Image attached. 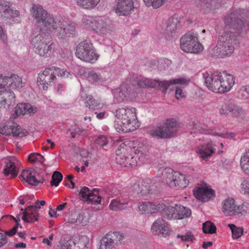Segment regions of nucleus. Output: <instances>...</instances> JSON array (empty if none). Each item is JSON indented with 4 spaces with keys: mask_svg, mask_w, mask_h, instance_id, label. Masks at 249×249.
I'll return each instance as SVG.
<instances>
[{
    "mask_svg": "<svg viewBox=\"0 0 249 249\" xmlns=\"http://www.w3.org/2000/svg\"><path fill=\"white\" fill-rule=\"evenodd\" d=\"M32 18L37 23H41L48 30L61 29L64 31H73L75 24L69 20L61 21L59 18L48 13L43 7L38 4H33L31 10Z\"/></svg>",
    "mask_w": 249,
    "mask_h": 249,
    "instance_id": "obj_1",
    "label": "nucleus"
},
{
    "mask_svg": "<svg viewBox=\"0 0 249 249\" xmlns=\"http://www.w3.org/2000/svg\"><path fill=\"white\" fill-rule=\"evenodd\" d=\"M203 78L206 87L210 90L216 93L229 91L235 83L234 77L225 71H216L212 73L205 72Z\"/></svg>",
    "mask_w": 249,
    "mask_h": 249,
    "instance_id": "obj_2",
    "label": "nucleus"
},
{
    "mask_svg": "<svg viewBox=\"0 0 249 249\" xmlns=\"http://www.w3.org/2000/svg\"><path fill=\"white\" fill-rule=\"evenodd\" d=\"M115 116L116 120L114 126L118 132L132 131L139 126L135 107H125L119 108L116 110Z\"/></svg>",
    "mask_w": 249,
    "mask_h": 249,
    "instance_id": "obj_3",
    "label": "nucleus"
},
{
    "mask_svg": "<svg viewBox=\"0 0 249 249\" xmlns=\"http://www.w3.org/2000/svg\"><path fill=\"white\" fill-rule=\"evenodd\" d=\"M122 149L124 154L125 152H131L134 154L133 156L128 157V166L134 167L141 165L148 160L146 146L137 141H124L118 147V151Z\"/></svg>",
    "mask_w": 249,
    "mask_h": 249,
    "instance_id": "obj_4",
    "label": "nucleus"
},
{
    "mask_svg": "<svg viewBox=\"0 0 249 249\" xmlns=\"http://www.w3.org/2000/svg\"><path fill=\"white\" fill-rule=\"evenodd\" d=\"M239 32H220L217 48L221 56L232 53L239 44Z\"/></svg>",
    "mask_w": 249,
    "mask_h": 249,
    "instance_id": "obj_5",
    "label": "nucleus"
},
{
    "mask_svg": "<svg viewBox=\"0 0 249 249\" xmlns=\"http://www.w3.org/2000/svg\"><path fill=\"white\" fill-rule=\"evenodd\" d=\"M226 27L237 30H249V12L246 9H236L225 18Z\"/></svg>",
    "mask_w": 249,
    "mask_h": 249,
    "instance_id": "obj_6",
    "label": "nucleus"
},
{
    "mask_svg": "<svg viewBox=\"0 0 249 249\" xmlns=\"http://www.w3.org/2000/svg\"><path fill=\"white\" fill-rule=\"evenodd\" d=\"M31 42L35 52L40 56H46L54 50L55 45L49 32H39L33 37Z\"/></svg>",
    "mask_w": 249,
    "mask_h": 249,
    "instance_id": "obj_7",
    "label": "nucleus"
},
{
    "mask_svg": "<svg viewBox=\"0 0 249 249\" xmlns=\"http://www.w3.org/2000/svg\"><path fill=\"white\" fill-rule=\"evenodd\" d=\"M160 171L161 172L163 179L172 188H184L188 185L189 181L184 175L178 172H174L171 168L160 169Z\"/></svg>",
    "mask_w": 249,
    "mask_h": 249,
    "instance_id": "obj_8",
    "label": "nucleus"
},
{
    "mask_svg": "<svg viewBox=\"0 0 249 249\" xmlns=\"http://www.w3.org/2000/svg\"><path fill=\"white\" fill-rule=\"evenodd\" d=\"M75 55L80 60L91 64L95 63L99 57V55L96 53L90 41L88 40H84L78 44Z\"/></svg>",
    "mask_w": 249,
    "mask_h": 249,
    "instance_id": "obj_9",
    "label": "nucleus"
},
{
    "mask_svg": "<svg viewBox=\"0 0 249 249\" xmlns=\"http://www.w3.org/2000/svg\"><path fill=\"white\" fill-rule=\"evenodd\" d=\"M180 47L183 52L187 53H198L204 50L197 36L193 32H187L180 38Z\"/></svg>",
    "mask_w": 249,
    "mask_h": 249,
    "instance_id": "obj_10",
    "label": "nucleus"
},
{
    "mask_svg": "<svg viewBox=\"0 0 249 249\" xmlns=\"http://www.w3.org/2000/svg\"><path fill=\"white\" fill-rule=\"evenodd\" d=\"M137 82L138 85L141 88H162L164 89V92H165L167 91V89L171 85L173 84L186 85L188 83V81L184 78L172 79L169 81H160L159 80L152 81L151 79L147 78H142L138 79Z\"/></svg>",
    "mask_w": 249,
    "mask_h": 249,
    "instance_id": "obj_11",
    "label": "nucleus"
},
{
    "mask_svg": "<svg viewBox=\"0 0 249 249\" xmlns=\"http://www.w3.org/2000/svg\"><path fill=\"white\" fill-rule=\"evenodd\" d=\"M178 123L174 119H167L164 126H159L149 130V134L153 137L158 138H167L177 132Z\"/></svg>",
    "mask_w": 249,
    "mask_h": 249,
    "instance_id": "obj_12",
    "label": "nucleus"
},
{
    "mask_svg": "<svg viewBox=\"0 0 249 249\" xmlns=\"http://www.w3.org/2000/svg\"><path fill=\"white\" fill-rule=\"evenodd\" d=\"M24 85L25 83L22 82L21 78L16 74L9 76L0 74V88L19 90Z\"/></svg>",
    "mask_w": 249,
    "mask_h": 249,
    "instance_id": "obj_13",
    "label": "nucleus"
},
{
    "mask_svg": "<svg viewBox=\"0 0 249 249\" xmlns=\"http://www.w3.org/2000/svg\"><path fill=\"white\" fill-rule=\"evenodd\" d=\"M56 71L55 67H52L40 72L37 78L38 85L41 86L44 90H47L48 86L55 79Z\"/></svg>",
    "mask_w": 249,
    "mask_h": 249,
    "instance_id": "obj_14",
    "label": "nucleus"
},
{
    "mask_svg": "<svg viewBox=\"0 0 249 249\" xmlns=\"http://www.w3.org/2000/svg\"><path fill=\"white\" fill-rule=\"evenodd\" d=\"M0 133L5 135L13 134L14 136L22 137L27 133L25 130H22L17 124L9 122L0 124Z\"/></svg>",
    "mask_w": 249,
    "mask_h": 249,
    "instance_id": "obj_15",
    "label": "nucleus"
},
{
    "mask_svg": "<svg viewBox=\"0 0 249 249\" xmlns=\"http://www.w3.org/2000/svg\"><path fill=\"white\" fill-rule=\"evenodd\" d=\"M115 12L120 15L128 16L134 11L138 0H116Z\"/></svg>",
    "mask_w": 249,
    "mask_h": 249,
    "instance_id": "obj_16",
    "label": "nucleus"
},
{
    "mask_svg": "<svg viewBox=\"0 0 249 249\" xmlns=\"http://www.w3.org/2000/svg\"><path fill=\"white\" fill-rule=\"evenodd\" d=\"M4 163L5 165L3 173L5 176L14 178L18 175L20 163L16 157H11L5 159Z\"/></svg>",
    "mask_w": 249,
    "mask_h": 249,
    "instance_id": "obj_17",
    "label": "nucleus"
},
{
    "mask_svg": "<svg viewBox=\"0 0 249 249\" xmlns=\"http://www.w3.org/2000/svg\"><path fill=\"white\" fill-rule=\"evenodd\" d=\"M165 205L163 201L144 202L139 205V209L142 214L155 213L160 212Z\"/></svg>",
    "mask_w": 249,
    "mask_h": 249,
    "instance_id": "obj_18",
    "label": "nucleus"
},
{
    "mask_svg": "<svg viewBox=\"0 0 249 249\" xmlns=\"http://www.w3.org/2000/svg\"><path fill=\"white\" fill-rule=\"evenodd\" d=\"M15 102V95L9 89L0 88V108H8Z\"/></svg>",
    "mask_w": 249,
    "mask_h": 249,
    "instance_id": "obj_19",
    "label": "nucleus"
},
{
    "mask_svg": "<svg viewBox=\"0 0 249 249\" xmlns=\"http://www.w3.org/2000/svg\"><path fill=\"white\" fill-rule=\"evenodd\" d=\"M0 15L3 18L11 20L18 17L19 12L11 8L9 2L0 1Z\"/></svg>",
    "mask_w": 249,
    "mask_h": 249,
    "instance_id": "obj_20",
    "label": "nucleus"
},
{
    "mask_svg": "<svg viewBox=\"0 0 249 249\" xmlns=\"http://www.w3.org/2000/svg\"><path fill=\"white\" fill-rule=\"evenodd\" d=\"M151 183V179L147 178L142 182L141 184L139 183L134 184L132 186V190L134 193L138 195L139 197L146 196L151 193L152 189L150 184Z\"/></svg>",
    "mask_w": 249,
    "mask_h": 249,
    "instance_id": "obj_21",
    "label": "nucleus"
},
{
    "mask_svg": "<svg viewBox=\"0 0 249 249\" xmlns=\"http://www.w3.org/2000/svg\"><path fill=\"white\" fill-rule=\"evenodd\" d=\"M169 231L168 224L162 218H158L153 223L151 231L159 236H164Z\"/></svg>",
    "mask_w": 249,
    "mask_h": 249,
    "instance_id": "obj_22",
    "label": "nucleus"
},
{
    "mask_svg": "<svg viewBox=\"0 0 249 249\" xmlns=\"http://www.w3.org/2000/svg\"><path fill=\"white\" fill-rule=\"evenodd\" d=\"M238 207L235 200L229 197L223 201L222 211L226 216L237 215Z\"/></svg>",
    "mask_w": 249,
    "mask_h": 249,
    "instance_id": "obj_23",
    "label": "nucleus"
},
{
    "mask_svg": "<svg viewBox=\"0 0 249 249\" xmlns=\"http://www.w3.org/2000/svg\"><path fill=\"white\" fill-rule=\"evenodd\" d=\"M214 193L213 190L207 187L197 188L193 191L195 197L202 201H209L214 196Z\"/></svg>",
    "mask_w": 249,
    "mask_h": 249,
    "instance_id": "obj_24",
    "label": "nucleus"
},
{
    "mask_svg": "<svg viewBox=\"0 0 249 249\" xmlns=\"http://www.w3.org/2000/svg\"><path fill=\"white\" fill-rule=\"evenodd\" d=\"M182 19L178 15H174L169 18L165 22V26L167 31H177L182 29Z\"/></svg>",
    "mask_w": 249,
    "mask_h": 249,
    "instance_id": "obj_25",
    "label": "nucleus"
},
{
    "mask_svg": "<svg viewBox=\"0 0 249 249\" xmlns=\"http://www.w3.org/2000/svg\"><path fill=\"white\" fill-rule=\"evenodd\" d=\"M118 233L109 232L102 238L98 249H116L115 241Z\"/></svg>",
    "mask_w": 249,
    "mask_h": 249,
    "instance_id": "obj_26",
    "label": "nucleus"
},
{
    "mask_svg": "<svg viewBox=\"0 0 249 249\" xmlns=\"http://www.w3.org/2000/svg\"><path fill=\"white\" fill-rule=\"evenodd\" d=\"M215 151V145L212 142L204 144L198 148V153L200 157L205 160L211 157Z\"/></svg>",
    "mask_w": 249,
    "mask_h": 249,
    "instance_id": "obj_27",
    "label": "nucleus"
},
{
    "mask_svg": "<svg viewBox=\"0 0 249 249\" xmlns=\"http://www.w3.org/2000/svg\"><path fill=\"white\" fill-rule=\"evenodd\" d=\"M22 219L26 222L32 223L38 220V211L34 206H29L23 210Z\"/></svg>",
    "mask_w": 249,
    "mask_h": 249,
    "instance_id": "obj_28",
    "label": "nucleus"
},
{
    "mask_svg": "<svg viewBox=\"0 0 249 249\" xmlns=\"http://www.w3.org/2000/svg\"><path fill=\"white\" fill-rule=\"evenodd\" d=\"M37 111V108L28 103H19L17 105L15 113L17 116L20 115L29 114L32 115Z\"/></svg>",
    "mask_w": 249,
    "mask_h": 249,
    "instance_id": "obj_29",
    "label": "nucleus"
},
{
    "mask_svg": "<svg viewBox=\"0 0 249 249\" xmlns=\"http://www.w3.org/2000/svg\"><path fill=\"white\" fill-rule=\"evenodd\" d=\"M36 172L34 169L29 168L22 170L20 177L29 184L36 186L39 181L36 178Z\"/></svg>",
    "mask_w": 249,
    "mask_h": 249,
    "instance_id": "obj_30",
    "label": "nucleus"
},
{
    "mask_svg": "<svg viewBox=\"0 0 249 249\" xmlns=\"http://www.w3.org/2000/svg\"><path fill=\"white\" fill-rule=\"evenodd\" d=\"M163 203L165 205V208L160 212L163 216L169 220L177 219V213H175L176 212L177 204L169 205L168 202L164 201Z\"/></svg>",
    "mask_w": 249,
    "mask_h": 249,
    "instance_id": "obj_31",
    "label": "nucleus"
},
{
    "mask_svg": "<svg viewBox=\"0 0 249 249\" xmlns=\"http://www.w3.org/2000/svg\"><path fill=\"white\" fill-rule=\"evenodd\" d=\"M83 93L81 94V96L84 100H86L85 104L87 107L94 110L102 109L103 107L104 104L100 100L93 99L91 95H88L85 99V96L86 95H84L83 96Z\"/></svg>",
    "mask_w": 249,
    "mask_h": 249,
    "instance_id": "obj_32",
    "label": "nucleus"
},
{
    "mask_svg": "<svg viewBox=\"0 0 249 249\" xmlns=\"http://www.w3.org/2000/svg\"><path fill=\"white\" fill-rule=\"evenodd\" d=\"M84 74V77L89 81L91 82H98L104 80L100 73L95 70H89L87 71L82 70Z\"/></svg>",
    "mask_w": 249,
    "mask_h": 249,
    "instance_id": "obj_33",
    "label": "nucleus"
},
{
    "mask_svg": "<svg viewBox=\"0 0 249 249\" xmlns=\"http://www.w3.org/2000/svg\"><path fill=\"white\" fill-rule=\"evenodd\" d=\"M128 202V199L127 197L124 198L119 197L117 199H113L109 204V208L113 211L123 210L125 208V205L127 204Z\"/></svg>",
    "mask_w": 249,
    "mask_h": 249,
    "instance_id": "obj_34",
    "label": "nucleus"
},
{
    "mask_svg": "<svg viewBox=\"0 0 249 249\" xmlns=\"http://www.w3.org/2000/svg\"><path fill=\"white\" fill-rule=\"evenodd\" d=\"M82 21L85 26L91 28L94 31L96 30L100 29L102 23V22L99 23V22L93 17L87 15L84 16Z\"/></svg>",
    "mask_w": 249,
    "mask_h": 249,
    "instance_id": "obj_35",
    "label": "nucleus"
},
{
    "mask_svg": "<svg viewBox=\"0 0 249 249\" xmlns=\"http://www.w3.org/2000/svg\"><path fill=\"white\" fill-rule=\"evenodd\" d=\"M229 111L231 113L232 117L237 118H242L245 116V111L243 108L234 104H229Z\"/></svg>",
    "mask_w": 249,
    "mask_h": 249,
    "instance_id": "obj_36",
    "label": "nucleus"
},
{
    "mask_svg": "<svg viewBox=\"0 0 249 249\" xmlns=\"http://www.w3.org/2000/svg\"><path fill=\"white\" fill-rule=\"evenodd\" d=\"M119 89L128 100L135 92L134 86L131 84L124 83L120 86Z\"/></svg>",
    "mask_w": 249,
    "mask_h": 249,
    "instance_id": "obj_37",
    "label": "nucleus"
},
{
    "mask_svg": "<svg viewBox=\"0 0 249 249\" xmlns=\"http://www.w3.org/2000/svg\"><path fill=\"white\" fill-rule=\"evenodd\" d=\"M69 221L71 223L84 226L89 223V218L84 213H81L77 215L76 218H71Z\"/></svg>",
    "mask_w": 249,
    "mask_h": 249,
    "instance_id": "obj_38",
    "label": "nucleus"
},
{
    "mask_svg": "<svg viewBox=\"0 0 249 249\" xmlns=\"http://www.w3.org/2000/svg\"><path fill=\"white\" fill-rule=\"evenodd\" d=\"M189 126L191 129L195 130L194 133H208V130L206 129L204 125L197 121H191L190 122Z\"/></svg>",
    "mask_w": 249,
    "mask_h": 249,
    "instance_id": "obj_39",
    "label": "nucleus"
},
{
    "mask_svg": "<svg viewBox=\"0 0 249 249\" xmlns=\"http://www.w3.org/2000/svg\"><path fill=\"white\" fill-rule=\"evenodd\" d=\"M100 0H76L77 4L84 9H91L95 7Z\"/></svg>",
    "mask_w": 249,
    "mask_h": 249,
    "instance_id": "obj_40",
    "label": "nucleus"
},
{
    "mask_svg": "<svg viewBox=\"0 0 249 249\" xmlns=\"http://www.w3.org/2000/svg\"><path fill=\"white\" fill-rule=\"evenodd\" d=\"M176 212H178L177 219L189 217L191 214V211L189 209L180 205H176Z\"/></svg>",
    "mask_w": 249,
    "mask_h": 249,
    "instance_id": "obj_41",
    "label": "nucleus"
},
{
    "mask_svg": "<svg viewBox=\"0 0 249 249\" xmlns=\"http://www.w3.org/2000/svg\"><path fill=\"white\" fill-rule=\"evenodd\" d=\"M199 4L210 9L218 8L220 4V0H201Z\"/></svg>",
    "mask_w": 249,
    "mask_h": 249,
    "instance_id": "obj_42",
    "label": "nucleus"
},
{
    "mask_svg": "<svg viewBox=\"0 0 249 249\" xmlns=\"http://www.w3.org/2000/svg\"><path fill=\"white\" fill-rule=\"evenodd\" d=\"M118 151V148L116 150V160L118 164H119L121 166L127 167L128 166V157H126L124 155H123L122 154L124 153L122 150Z\"/></svg>",
    "mask_w": 249,
    "mask_h": 249,
    "instance_id": "obj_43",
    "label": "nucleus"
},
{
    "mask_svg": "<svg viewBox=\"0 0 249 249\" xmlns=\"http://www.w3.org/2000/svg\"><path fill=\"white\" fill-rule=\"evenodd\" d=\"M171 61L168 59H160L158 61L157 67L159 71H168L170 68Z\"/></svg>",
    "mask_w": 249,
    "mask_h": 249,
    "instance_id": "obj_44",
    "label": "nucleus"
},
{
    "mask_svg": "<svg viewBox=\"0 0 249 249\" xmlns=\"http://www.w3.org/2000/svg\"><path fill=\"white\" fill-rule=\"evenodd\" d=\"M101 201V197L100 196H98V191L96 189H94L93 191H91V194L89 196L87 201L88 203L93 204H98L100 203Z\"/></svg>",
    "mask_w": 249,
    "mask_h": 249,
    "instance_id": "obj_45",
    "label": "nucleus"
},
{
    "mask_svg": "<svg viewBox=\"0 0 249 249\" xmlns=\"http://www.w3.org/2000/svg\"><path fill=\"white\" fill-rule=\"evenodd\" d=\"M203 231L205 233L213 234L216 232V228L211 221H207L203 224Z\"/></svg>",
    "mask_w": 249,
    "mask_h": 249,
    "instance_id": "obj_46",
    "label": "nucleus"
},
{
    "mask_svg": "<svg viewBox=\"0 0 249 249\" xmlns=\"http://www.w3.org/2000/svg\"><path fill=\"white\" fill-rule=\"evenodd\" d=\"M228 227L230 228L231 231L233 238L237 239L242 235L243 233L242 228L237 227L232 224H229Z\"/></svg>",
    "mask_w": 249,
    "mask_h": 249,
    "instance_id": "obj_47",
    "label": "nucleus"
},
{
    "mask_svg": "<svg viewBox=\"0 0 249 249\" xmlns=\"http://www.w3.org/2000/svg\"><path fill=\"white\" fill-rule=\"evenodd\" d=\"M62 179V174L58 171H54L52 175L51 185L57 186Z\"/></svg>",
    "mask_w": 249,
    "mask_h": 249,
    "instance_id": "obj_48",
    "label": "nucleus"
},
{
    "mask_svg": "<svg viewBox=\"0 0 249 249\" xmlns=\"http://www.w3.org/2000/svg\"><path fill=\"white\" fill-rule=\"evenodd\" d=\"M166 0H143L145 5L148 6H152L154 8H158L165 2Z\"/></svg>",
    "mask_w": 249,
    "mask_h": 249,
    "instance_id": "obj_49",
    "label": "nucleus"
},
{
    "mask_svg": "<svg viewBox=\"0 0 249 249\" xmlns=\"http://www.w3.org/2000/svg\"><path fill=\"white\" fill-rule=\"evenodd\" d=\"M180 78H183L182 77H180ZM183 78L188 81V83H187V84L182 85V84H173L169 86V87L167 89V90L172 85H180L179 86H177L176 87L175 94H176V97L177 99H181V98H183V97L185 96V93L184 92H183V90H182V89L181 88V86H187V85H188L189 84V82H190L189 79H186V78Z\"/></svg>",
    "mask_w": 249,
    "mask_h": 249,
    "instance_id": "obj_50",
    "label": "nucleus"
},
{
    "mask_svg": "<svg viewBox=\"0 0 249 249\" xmlns=\"http://www.w3.org/2000/svg\"><path fill=\"white\" fill-rule=\"evenodd\" d=\"M113 93L115 99H116L118 102L121 103L125 100H128L126 96L124 95L123 93L119 88L115 89L114 90Z\"/></svg>",
    "mask_w": 249,
    "mask_h": 249,
    "instance_id": "obj_51",
    "label": "nucleus"
},
{
    "mask_svg": "<svg viewBox=\"0 0 249 249\" xmlns=\"http://www.w3.org/2000/svg\"><path fill=\"white\" fill-rule=\"evenodd\" d=\"M237 215L249 214V203H244L241 206H238Z\"/></svg>",
    "mask_w": 249,
    "mask_h": 249,
    "instance_id": "obj_52",
    "label": "nucleus"
},
{
    "mask_svg": "<svg viewBox=\"0 0 249 249\" xmlns=\"http://www.w3.org/2000/svg\"><path fill=\"white\" fill-rule=\"evenodd\" d=\"M10 217L12 219H13L14 220H15L17 224V225L15 226L12 229L10 230L9 231H6L5 232V233H4V234H5L6 236L8 235V236H13V235H14L17 232V230H18V227L19 225L18 224V222L20 221V219L19 217H18L17 219L15 218V217H14L13 216H12L11 215H10Z\"/></svg>",
    "mask_w": 249,
    "mask_h": 249,
    "instance_id": "obj_53",
    "label": "nucleus"
},
{
    "mask_svg": "<svg viewBox=\"0 0 249 249\" xmlns=\"http://www.w3.org/2000/svg\"><path fill=\"white\" fill-rule=\"evenodd\" d=\"M239 96L243 99L249 98V86L242 87L239 91Z\"/></svg>",
    "mask_w": 249,
    "mask_h": 249,
    "instance_id": "obj_54",
    "label": "nucleus"
},
{
    "mask_svg": "<svg viewBox=\"0 0 249 249\" xmlns=\"http://www.w3.org/2000/svg\"><path fill=\"white\" fill-rule=\"evenodd\" d=\"M55 69L56 71H56V73H55V76L57 75L62 77L68 78L71 75L69 71L65 70L64 69H61L56 67H55Z\"/></svg>",
    "mask_w": 249,
    "mask_h": 249,
    "instance_id": "obj_55",
    "label": "nucleus"
},
{
    "mask_svg": "<svg viewBox=\"0 0 249 249\" xmlns=\"http://www.w3.org/2000/svg\"><path fill=\"white\" fill-rule=\"evenodd\" d=\"M71 241L61 240L56 249H71Z\"/></svg>",
    "mask_w": 249,
    "mask_h": 249,
    "instance_id": "obj_56",
    "label": "nucleus"
},
{
    "mask_svg": "<svg viewBox=\"0 0 249 249\" xmlns=\"http://www.w3.org/2000/svg\"><path fill=\"white\" fill-rule=\"evenodd\" d=\"M91 193V191H90L89 189L87 187H83L79 192V194L81 196V197L83 199L86 200V201L88 199L89 196Z\"/></svg>",
    "mask_w": 249,
    "mask_h": 249,
    "instance_id": "obj_57",
    "label": "nucleus"
},
{
    "mask_svg": "<svg viewBox=\"0 0 249 249\" xmlns=\"http://www.w3.org/2000/svg\"><path fill=\"white\" fill-rule=\"evenodd\" d=\"M248 164H249V149L246 150V152L244 153L240 160V165Z\"/></svg>",
    "mask_w": 249,
    "mask_h": 249,
    "instance_id": "obj_58",
    "label": "nucleus"
},
{
    "mask_svg": "<svg viewBox=\"0 0 249 249\" xmlns=\"http://www.w3.org/2000/svg\"><path fill=\"white\" fill-rule=\"evenodd\" d=\"M95 142L97 144L101 146H105L107 145V138L104 136H99L95 140Z\"/></svg>",
    "mask_w": 249,
    "mask_h": 249,
    "instance_id": "obj_59",
    "label": "nucleus"
},
{
    "mask_svg": "<svg viewBox=\"0 0 249 249\" xmlns=\"http://www.w3.org/2000/svg\"><path fill=\"white\" fill-rule=\"evenodd\" d=\"M178 238H180L183 241H191L193 240V235L191 233H187L184 235H177Z\"/></svg>",
    "mask_w": 249,
    "mask_h": 249,
    "instance_id": "obj_60",
    "label": "nucleus"
},
{
    "mask_svg": "<svg viewBox=\"0 0 249 249\" xmlns=\"http://www.w3.org/2000/svg\"><path fill=\"white\" fill-rule=\"evenodd\" d=\"M70 36V32H59L57 35V36L62 41L67 40Z\"/></svg>",
    "mask_w": 249,
    "mask_h": 249,
    "instance_id": "obj_61",
    "label": "nucleus"
},
{
    "mask_svg": "<svg viewBox=\"0 0 249 249\" xmlns=\"http://www.w3.org/2000/svg\"><path fill=\"white\" fill-rule=\"evenodd\" d=\"M65 87L64 85L58 84L55 88V91L57 94L60 95L65 90Z\"/></svg>",
    "mask_w": 249,
    "mask_h": 249,
    "instance_id": "obj_62",
    "label": "nucleus"
},
{
    "mask_svg": "<svg viewBox=\"0 0 249 249\" xmlns=\"http://www.w3.org/2000/svg\"><path fill=\"white\" fill-rule=\"evenodd\" d=\"M241 185L245 193L249 195V180H244L241 183Z\"/></svg>",
    "mask_w": 249,
    "mask_h": 249,
    "instance_id": "obj_63",
    "label": "nucleus"
},
{
    "mask_svg": "<svg viewBox=\"0 0 249 249\" xmlns=\"http://www.w3.org/2000/svg\"><path fill=\"white\" fill-rule=\"evenodd\" d=\"M7 237L5 234L0 232V248L7 242Z\"/></svg>",
    "mask_w": 249,
    "mask_h": 249,
    "instance_id": "obj_64",
    "label": "nucleus"
}]
</instances>
